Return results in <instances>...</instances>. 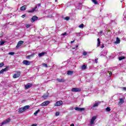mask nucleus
I'll list each match as a JSON object with an SVG mask.
<instances>
[{
	"label": "nucleus",
	"instance_id": "obj_1",
	"mask_svg": "<svg viewBox=\"0 0 126 126\" xmlns=\"http://www.w3.org/2000/svg\"><path fill=\"white\" fill-rule=\"evenodd\" d=\"M96 119H97V116H94L92 118L90 121V125L91 126H92V125H94V122H95Z\"/></svg>",
	"mask_w": 126,
	"mask_h": 126
},
{
	"label": "nucleus",
	"instance_id": "obj_2",
	"mask_svg": "<svg viewBox=\"0 0 126 126\" xmlns=\"http://www.w3.org/2000/svg\"><path fill=\"white\" fill-rule=\"evenodd\" d=\"M63 101L62 100H59L57 101L55 104L54 106L55 107H59V106H62V105H63Z\"/></svg>",
	"mask_w": 126,
	"mask_h": 126
},
{
	"label": "nucleus",
	"instance_id": "obj_3",
	"mask_svg": "<svg viewBox=\"0 0 126 126\" xmlns=\"http://www.w3.org/2000/svg\"><path fill=\"white\" fill-rule=\"evenodd\" d=\"M72 92H80L81 91V88H73L71 90Z\"/></svg>",
	"mask_w": 126,
	"mask_h": 126
},
{
	"label": "nucleus",
	"instance_id": "obj_4",
	"mask_svg": "<svg viewBox=\"0 0 126 126\" xmlns=\"http://www.w3.org/2000/svg\"><path fill=\"white\" fill-rule=\"evenodd\" d=\"M49 104H50V101L47 100V101H45L42 102L40 104V106H41V107H44L45 106H48V105H49Z\"/></svg>",
	"mask_w": 126,
	"mask_h": 126
},
{
	"label": "nucleus",
	"instance_id": "obj_5",
	"mask_svg": "<svg viewBox=\"0 0 126 126\" xmlns=\"http://www.w3.org/2000/svg\"><path fill=\"white\" fill-rule=\"evenodd\" d=\"M24 43V41H22V40L19 41L17 44L16 48H19V47H21V46L23 45Z\"/></svg>",
	"mask_w": 126,
	"mask_h": 126
},
{
	"label": "nucleus",
	"instance_id": "obj_6",
	"mask_svg": "<svg viewBox=\"0 0 126 126\" xmlns=\"http://www.w3.org/2000/svg\"><path fill=\"white\" fill-rule=\"evenodd\" d=\"M23 63L25 65H30V63H31V62H30L27 60H24L23 62Z\"/></svg>",
	"mask_w": 126,
	"mask_h": 126
},
{
	"label": "nucleus",
	"instance_id": "obj_7",
	"mask_svg": "<svg viewBox=\"0 0 126 126\" xmlns=\"http://www.w3.org/2000/svg\"><path fill=\"white\" fill-rule=\"evenodd\" d=\"M10 121H11V120L10 118H8L2 122L3 124L6 125V124H9V123H10Z\"/></svg>",
	"mask_w": 126,
	"mask_h": 126
},
{
	"label": "nucleus",
	"instance_id": "obj_8",
	"mask_svg": "<svg viewBox=\"0 0 126 126\" xmlns=\"http://www.w3.org/2000/svg\"><path fill=\"white\" fill-rule=\"evenodd\" d=\"M100 102L99 101H95V102L94 104V105L93 107H92V109L93 110L94 109V107H98L99 106V104H100Z\"/></svg>",
	"mask_w": 126,
	"mask_h": 126
},
{
	"label": "nucleus",
	"instance_id": "obj_9",
	"mask_svg": "<svg viewBox=\"0 0 126 126\" xmlns=\"http://www.w3.org/2000/svg\"><path fill=\"white\" fill-rule=\"evenodd\" d=\"M75 110H76V111H78L79 112H82V111H84V110H85V108H80V107H75Z\"/></svg>",
	"mask_w": 126,
	"mask_h": 126
},
{
	"label": "nucleus",
	"instance_id": "obj_10",
	"mask_svg": "<svg viewBox=\"0 0 126 126\" xmlns=\"http://www.w3.org/2000/svg\"><path fill=\"white\" fill-rule=\"evenodd\" d=\"M38 20V17L36 16H34L32 17V18L31 19V22H34L36 21V20Z\"/></svg>",
	"mask_w": 126,
	"mask_h": 126
},
{
	"label": "nucleus",
	"instance_id": "obj_11",
	"mask_svg": "<svg viewBox=\"0 0 126 126\" xmlns=\"http://www.w3.org/2000/svg\"><path fill=\"white\" fill-rule=\"evenodd\" d=\"M20 72H18L17 73L14 74L13 76V78H17L20 76Z\"/></svg>",
	"mask_w": 126,
	"mask_h": 126
},
{
	"label": "nucleus",
	"instance_id": "obj_12",
	"mask_svg": "<svg viewBox=\"0 0 126 126\" xmlns=\"http://www.w3.org/2000/svg\"><path fill=\"white\" fill-rule=\"evenodd\" d=\"M32 86V84L28 83V84L25 85V88L26 89H29V88H31Z\"/></svg>",
	"mask_w": 126,
	"mask_h": 126
},
{
	"label": "nucleus",
	"instance_id": "obj_13",
	"mask_svg": "<svg viewBox=\"0 0 126 126\" xmlns=\"http://www.w3.org/2000/svg\"><path fill=\"white\" fill-rule=\"evenodd\" d=\"M34 56H35V54L33 53L30 55L27 56L26 58V59H28L29 60H30V59H32V58H34Z\"/></svg>",
	"mask_w": 126,
	"mask_h": 126
},
{
	"label": "nucleus",
	"instance_id": "obj_14",
	"mask_svg": "<svg viewBox=\"0 0 126 126\" xmlns=\"http://www.w3.org/2000/svg\"><path fill=\"white\" fill-rule=\"evenodd\" d=\"M119 106H121V105H123V104H124V102H125V101L124 100L123 98H120L119 99Z\"/></svg>",
	"mask_w": 126,
	"mask_h": 126
},
{
	"label": "nucleus",
	"instance_id": "obj_15",
	"mask_svg": "<svg viewBox=\"0 0 126 126\" xmlns=\"http://www.w3.org/2000/svg\"><path fill=\"white\" fill-rule=\"evenodd\" d=\"M7 69H8V66H7L5 68L2 69V70H1L0 71V74L3 73V72H4V71H6V70H7Z\"/></svg>",
	"mask_w": 126,
	"mask_h": 126
},
{
	"label": "nucleus",
	"instance_id": "obj_16",
	"mask_svg": "<svg viewBox=\"0 0 126 126\" xmlns=\"http://www.w3.org/2000/svg\"><path fill=\"white\" fill-rule=\"evenodd\" d=\"M107 53H108V51H104L103 52H102L100 53V56H104V57H105V56L107 55Z\"/></svg>",
	"mask_w": 126,
	"mask_h": 126
},
{
	"label": "nucleus",
	"instance_id": "obj_17",
	"mask_svg": "<svg viewBox=\"0 0 126 126\" xmlns=\"http://www.w3.org/2000/svg\"><path fill=\"white\" fill-rule=\"evenodd\" d=\"M57 81H59V82H64L65 81V80L63 79H60V78H57Z\"/></svg>",
	"mask_w": 126,
	"mask_h": 126
},
{
	"label": "nucleus",
	"instance_id": "obj_18",
	"mask_svg": "<svg viewBox=\"0 0 126 126\" xmlns=\"http://www.w3.org/2000/svg\"><path fill=\"white\" fill-rule=\"evenodd\" d=\"M24 111H25L24 110V108L23 107H22L21 108H20L19 110H18V112L19 113H23V112H24Z\"/></svg>",
	"mask_w": 126,
	"mask_h": 126
},
{
	"label": "nucleus",
	"instance_id": "obj_19",
	"mask_svg": "<svg viewBox=\"0 0 126 126\" xmlns=\"http://www.w3.org/2000/svg\"><path fill=\"white\" fill-rule=\"evenodd\" d=\"M73 74V71H67V74L68 75H72Z\"/></svg>",
	"mask_w": 126,
	"mask_h": 126
},
{
	"label": "nucleus",
	"instance_id": "obj_20",
	"mask_svg": "<svg viewBox=\"0 0 126 126\" xmlns=\"http://www.w3.org/2000/svg\"><path fill=\"white\" fill-rule=\"evenodd\" d=\"M36 8H37V5H35V7L32 8V10L29 11V12H34L36 10Z\"/></svg>",
	"mask_w": 126,
	"mask_h": 126
},
{
	"label": "nucleus",
	"instance_id": "obj_21",
	"mask_svg": "<svg viewBox=\"0 0 126 126\" xmlns=\"http://www.w3.org/2000/svg\"><path fill=\"white\" fill-rule=\"evenodd\" d=\"M86 67H87L86 65H85V64L81 66V69H82V70H84L86 69Z\"/></svg>",
	"mask_w": 126,
	"mask_h": 126
},
{
	"label": "nucleus",
	"instance_id": "obj_22",
	"mask_svg": "<svg viewBox=\"0 0 126 126\" xmlns=\"http://www.w3.org/2000/svg\"><path fill=\"white\" fill-rule=\"evenodd\" d=\"M45 54H46V52H42L41 53H39L38 56L39 57H40V58H41V57H43L45 55Z\"/></svg>",
	"mask_w": 126,
	"mask_h": 126
},
{
	"label": "nucleus",
	"instance_id": "obj_23",
	"mask_svg": "<svg viewBox=\"0 0 126 126\" xmlns=\"http://www.w3.org/2000/svg\"><path fill=\"white\" fill-rule=\"evenodd\" d=\"M26 9V5H24L20 8L21 10H25Z\"/></svg>",
	"mask_w": 126,
	"mask_h": 126
},
{
	"label": "nucleus",
	"instance_id": "obj_24",
	"mask_svg": "<svg viewBox=\"0 0 126 126\" xmlns=\"http://www.w3.org/2000/svg\"><path fill=\"white\" fill-rule=\"evenodd\" d=\"M23 108H24V110H28V109H29V108H30V106L29 105H26L24 107H23Z\"/></svg>",
	"mask_w": 126,
	"mask_h": 126
},
{
	"label": "nucleus",
	"instance_id": "obj_25",
	"mask_svg": "<svg viewBox=\"0 0 126 126\" xmlns=\"http://www.w3.org/2000/svg\"><path fill=\"white\" fill-rule=\"evenodd\" d=\"M42 97L44 99H47V97H49V94L43 95Z\"/></svg>",
	"mask_w": 126,
	"mask_h": 126
},
{
	"label": "nucleus",
	"instance_id": "obj_26",
	"mask_svg": "<svg viewBox=\"0 0 126 126\" xmlns=\"http://www.w3.org/2000/svg\"><path fill=\"white\" fill-rule=\"evenodd\" d=\"M120 42H121V40H120V38H119V37H117L116 38V43L117 44H120Z\"/></svg>",
	"mask_w": 126,
	"mask_h": 126
},
{
	"label": "nucleus",
	"instance_id": "obj_27",
	"mask_svg": "<svg viewBox=\"0 0 126 126\" xmlns=\"http://www.w3.org/2000/svg\"><path fill=\"white\" fill-rule=\"evenodd\" d=\"M92 1L94 4H98V1L96 0H92Z\"/></svg>",
	"mask_w": 126,
	"mask_h": 126
},
{
	"label": "nucleus",
	"instance_id": "obj_28",
	"mask_svg": "<svg viewBox=\"0 0 126 126\" xmlns=\"http://www.w3.org/2000/svg\"><path fill=\"white\" fill-rule=\"evenodd\" d=\"M100 38H97V47H99L100 46Z\"/></svg>",
	"mask_w": 126,
	"mask_h": 126
},
{
	"label": "nucleus",
	"instance_id": "obj_29",
	"mask_svg": "<svg viewBox=\"0 0 126 126\" xmlns=\"http://www.w3.org/2000/svg\"><path fill=\"white\" fill-rule=\"evenodd\" d=\"M125 59H126V57H125L124 56H121L119 58V61H122V60H125Z\"/></svg>",
	"mask_w": 126,
	"mask_h": 126
},
{
	"label": "nucleus",
	"instance_id": "obj_30",
	"mask_svg": "<svg viewBox=\"0 0 126 126\" xmlns=\"http://www.w3.org/2000/svg\"><path fill=\"white\" fill-rule=\"evenodd\" d=\"M40 112V109L37 110L34 113V116H37V115L38 114V113Z\"/></svg>",
	"mask_w": 126,
	"mask_h": 126
},
{
	"label": "nucleus",
	"instance_id": "obj_31",
	"mask_svg": "<svg viewBox=\"0 0 126 126\" xmlns=\"http://www.w3.org/2000/svg\"><path fill=\"white\" fill-rule=\"evenodd\" d=\"M84 27V25L82 24L79 26V28H83Z\"/></svg>",
	"mask_w": 126,
	"mask_h": 126
},
{
	"label": "nucleus",
	"instance_id": "obj_32",
	"mask_svg": "<svg viewBox=\"0 0 126 126\" xmlns=\"http://www.w3.org/2000/svg\"><path fill=\"white\" fill-rule=\"evenodd\" d=\"M76 35L78 37H79V36H80V35H81V32H77V33H76Z\"/></svg>",
	"mask_w": 126,
	"mask_h": 126
},
{
	"label": "nucleus",
	"instance_id": "obj_33",
	"mask_svg": "<svg viewBox=\"0 0 126 126\" xmlns=\"http://www.w3.org/2000/svg\"><path fill=\"white\" fill-rule=\"evenodd\" d=\"M4 43H5V42H4L3 41H0V46H2V45H3V44H4Z\"/></svg>",
	"mask_w": 126,
	"mask_h": 126
},
{
	"label": "nucleus",
	"instance_id": "obj_34",
	"mask_svg": "<svg viewBox=\"0 0 126 126\" xmlns=\"http://www.w3.org/2000/svg\"><path fill=\"white\" fill-rule=\"evenodd\" d=\"M106 111L107 112H110V111H111V109H110V108L109 107H107L106 109Z\"/></svg>",
	"mask_w": 126,
	"mask_h": 126
},
{
	"label": "nucleus",
	"instance_id": "obj_35",
	"mask_svg": "<svg viewBox=\"0 0 126 126\" xmlns=\"http://www.w3.org/2000/svg\"><path fill=\"white\" fill-rule=\"evenodd\" d=\"M8 55H10L11 56H13L14 55V52H9Z\"/></svg>",
	"mask_w": 126,
	"mask_h": 126
},
{
	"label": "nucleus",
	"instance_id": "obj_36",
	"mask_svg": "<svg viewBox=\"0 0 126 126\" xmlns=\"http://www.w3.org/2000/svg\"><path fill=\"white\" fill-rule=\"evenodd\" d=\"M3 65H4V64L3 63H0V67H2Z\"/></svg>",
	"mask_w": 126,
	"mask_h": 126
},
{
	"label": "nucleus",
	"instance_id": "obj_37",
	"mask_svg": "<svg viewBox=\"0 0 126 126\" xmlns=\"http://www.w3.org/2000/svg\"><path fill=\"white\" fill-rule=\"evenodd\" d=\"M64 19H65V20H67V21L69 20V17L67 16L64 18Z\"/></svg>",
	"mask_w": 126,
	"mask_h": 126
},
{
	"label": "nucleus",
	"instance_id": "obj_38",
	"mask_svg": "<svg viewBox=\"0 0 126 126\" xmlns=\"http://www.w3.org/2000/svg\"><path fill=\"white\" fill-rule=\"evenodd\" d=\"M42 65L44 67H48V65L46 63H43Z\"/></svg>",
	"mask_w": 126,
	"mask_h": 126
},
{
	"label": "nucleus",
	"instance_id": "obj_39",
	"mask_svg": "<svg viewBox=\"0 0 126 126\" xmlns=\"http://www.w3.org/2000/svg\"><path fill=\"white\" fill-rule=\"evenodd\" d=\"M83 56H86V55H87V52L84 51V52L83 53Z\"/></svg>",
	"mask_w": 126,
	"mask_h": 126
},
{
	"label": "nucleus",
	"instance_id": "obj_40",
	"mask_svg": "<svg viewBox=\"0 0 126 126\" xmlns=\"http://www.w3.org/2000/svg\"><path fill=\"white\" fill-rule=\"evenodd\" d=\"M26 27H27V28H29V27H30V25H28V24H26L25 25Z\"/></svg>",
	"mask_w": 126,
	"mask_h": 126
},
{
	"label": "nucleus",
	"instance_id": "obj_41",
	"mask_svg": "<svg viewBox=\"0 0 126 126\" xmlns=\"http://www.w3.org/2000/svg\"><path fill=\"white\" fill-rule=\"evenodd\" d=\"M56 116H60V113L57 112L56 113Z\"/></svg>",
	"mask_w": 126,
	"mask_h": 126
},
{
	"label": "nucleus",
	"instance_id": "obj_42",
	"mask_svg": "<svg viewBox=\"0 0 126 126\" xmlns=\"http://www.w3.org/2000/svg\"><path fill=\"white\" fill-rule=\"evenodd\" d=\"M122 89H123V90H124V91H126V87H123L122 88Z\"/></svg>",
	"mask_w": 126,
	"mask_h": 126
},
{
	"label": "nucleus",
	"instance_id": "obj_43",
	"mask_svg": "<svg viewBox=\"0 0 126 126\" xmlns=\"http://www.w3.org/2000/svg\"><path fill=\"white\" fill-rule=\"evenodd\" d=\"M95 63H98V59H96L95 60Z\"/></svg>",
	"mask_w": 126,
	"mask_h": 126
},
{
	"label": "nucleus",
	"instance_id": "obj_44",
	"mask_svg": "<svg viewBox=\"0 0 126 126\" xmlns=\"http://www.w3.org/2000/svg\"><path fill=\"white\" fill-rule=\"evenodd\" d=\"M108 72H109V76H111V75H112V72H110V71H109Z\"/></svg>",
	"mask_w": 126,
	"mask_h": 126
},
{
	"label": "nucleus",
	"instance_id": "obj_45",
	"mask_svg": "<svg viewBox=\"0 0 126 126\" xmlns=\"http://www.w3.org/2000/svg\"><path fill=\"white\" fill-rule=\"evenodd\" d=\"M25 16H26L25 15H23L22 16V18H24V17H25Z\"/></svg>",
	"mask_w": 126,
	"mask_h": 126
},
{
	"label": "nucleus",
	"instance_id": "obj_46",
	"mask_svg": "<svg viewBox=\"0 0 126 126\" xmlns=\"http://www.w3.org/2000/svg\"><path fill=\"white\" fill-rule=\"evenodd\" d=\"M4 124H3V122L1 123H0V126H3Z\"/></svg>",
	"mask_w": 126,
	"mask_h": 126
},
{
	"label": "nucleus",
	"instance_id": "obj_47",
	"mask_svg": "<svg viewBox=\"0 0 126 126\" xmlns=\"http://www.w3.org/2000/svg\"><path fill=\"white\" fill-rule=\"evenodd\" d=\"M104 47H105V46H104V44H102L101 46L102 49H103Z\"/></svg>",
	"mask_w": 126,
	"mask_h": 126
},
{
	"label": "nucleus",
	"instance_id": "obj_48",
	"mask_svg": "<svg viewBox=\"0 0 126 126\" xmlns=\"http://www.w3.org/2000/svg\"><path fill=\"white\" fill-rule=\"evenodd\" d=\"M99 33H100V34H103V31H100V32H99Z\"/></svg>",
	"mask_w": 126,
	"mask_h": 126
},
{
	"label": "nucleus",
	"instance_id": "obj_49",
	"mask_svg": "<svg viewBox=\"0 0 126 126\" xmlns=\"http://www.w3.org/2000/svg\"><path fill=\"white\" fill-rule=\"evenodd\" d=\"M63 36H64V35H66V33H63L62 34Z\"/></svg>",
	"mask_w": 126,
	"mask_h": 126
},
{
	"label": "nucleus",
	"instance_id": "obj_50",
	"mask_svg": "<svg viewBox=\"0 0 126 126\" xmlns=\"http://www.w3.org/2000/svg\"><path fill=\"white\" fill-rule=\"evenodd\" d=\"M31 126H37V125L33 124V125H32Z\"/></svg>",
	"mask_w": 126,
	"mask_h": 126
},
{
	"label": "nucleus",
	"instance_id": "obj_51",
	"mask_svg": "<svg viewBox=\"0 0 126 126\" xmlns=\"http://www.w3.org/2000/svg\"><path fill=\"white\" fill-rule=\"evenodd\" d=\"M37 5H38V6H41V4H40V3H38V4H37Z\"/></svg>",
	"mask_w": 126,
	"mask_h": 126
},
{
	"label": "nucleus",
	"instance_id": "obj_52",
	"mask_svg": "<svg viewBox=\"0 0 126 126\" xmlns=\"http://www.w3.org/2000/svg\"><path fill=\"white\" fill-rule=\"evenodd\" d=\"M72 43H74V40H73V41H71V44H72Z\"/></svg>",
	"mask_w": 126,
	"mask_h": 126
},
{
	"label": "nucleus",
	"instance_id": "obj_53",
	"mask_svg": "<svg viewBox=\"0 0 126 126\" xmlns=\"http://www.w3.org/2000/svg\"><path fill=\"white\" fill-rule=\"evenodd\" d=\"M70 126H74V125L73 124H72Z\"/></svg>",
	"mask_w": 126,
	"mask_h": 126
},
{
	"label": "nucleus",
	"instance_id": "obj_54",
	"mask_svg": "<svg viewBox=\"0 0 126 126\" xmlns=\"http://www.w3.org/2000/svg\"><path fill=\"white\" fill-rule=\"evenodd\" d=\"M76 48H78V45L76 46Z\"/></svg>",
	"mask_w": 126,
	"mask_h": 126
},
{
	"label": "nucleus",
	"instance_id": "obj_55",
	"mask_svg": "<svg viewBox=\"0 0 126 126\" xmlns=\"http://www.w3.org/2000/svg\"><path fill=\"white\" fill-rule=\"evenodd\" d=\"M73 50H74V48H73Z\"/></svg>",
	"mask_w": 126,
	"mask_h": 126
}]
</instances>
